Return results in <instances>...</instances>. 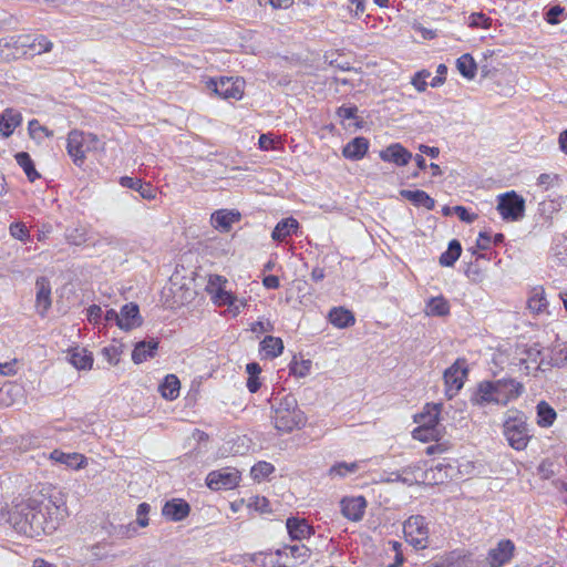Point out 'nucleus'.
<instances>
[{
  "label": "nucleus",
  "instance_id": "nucleus-16",
  "mask_svg": "<svg viewBox=\"0 0 567 567\" xmlns=\"http://www.w3.org/2000/svg\"><path fill=\"white\" fill-rule=\"evenodd\" d=\"M120 329L131 331L134 328L141 327L143 318L140 313V308L135 302L125 303L120 311Z\"/></svg>",
  "mask_w": 567,
  "mask_h": 567
},
{
  "label": "nucleus",
  "instance_id": "nucleus-34",
  "mask_svg": "<svg viewBox=\"0 0 567 567\" xmlns=\"http://www.w3.org/2000/svg\"><path fill=\"white\" fill-rule=\"evenodd\" d=\"M462 254V245L457 239L449 243L447 249L440 256V265L443 267H452Z\"/></svg>",
  "mask_w": 567,
  "mask_h": 567
},
{
  "label": "nucleus",
  "instance_id": "nucleus-44",
  "mask_svg": "<svg viewBox=\"0 0 567 567\" xmlns=\"http://www.w3.org/2000/svg\"><path fill=\"white\" fill-rule=\"evenodd\" d=\"M275 471V466L268 462L260 461L251 467L250 474L254 480H264Z\"/></svg>",
  "mask_w": 567,
  "mask_h": 567
},
{
  "label": "nucleus",
  "instance_id": "nucleus-27",
  "mask_svg": "<svg viewBox=\"0 0 567 567\" xmlns=\"http://www.w3.org/2000/svg\"><path fill=\"white\" fill-rule=\"evenodd\" d=\"M400 195L417 207L422 206L429 210L435 207V200L424 190L401 189Z\"/></svg>",
  "mask_w": 567,
  "mask_h": 567
},
{
  "label": "nucleus",
  "instance_id": "nucleus-59",
  "mask_svg": "<svg viewBox=\"0 0 567 567\" xmlns=\"http://www.w3.org/2000/svg\"><path fill=\"white\" fill-rule=\"evenodd\" d=\"M29 134L32 138H35L38 132H42L45 134V136L51 137L53 136V132L50 131L48 127L42 126L38 120L33 118L29 122L28 125Z\"/></svg>",
  "mask_w": 567,
  "mask_h": 567
},
{
  "label": "nucleus",
  "instance_id": "nucleus-13",
  "mask_svg": "<svg viewBox=\"0 0 567 567\" xmlns=\"http://www.w3.org/2000/svg\"><path fill=\"white\" fill-rule=\"evenodd\" d=\"M496 394L501 400V405L505 406L508 402L516 400L524 392V385L512 378H504L494 381Z\"/></svg>",
  "mask_w": 567,
  "mask_h": 567
},
{
  "label": "nucleus",
  "instance_id": "nucleus-53",
  "mask_svg": "<svg viewBox=\"0 0 567 567\" xmlns=\"http://www.w3.org/2000/svg\"><path fill=\"white\" fill-rule=\"evenodd\" d=\"M430 75L431 73L426 70L419 71L412 78L411 83L419 92H424L427 85H430V83L426 82Z\"/></svg>",
  "mask_w": 567,
  "mask_h": 567
},
{
  "label": "nucleus",
  "instance_id": "nucleus-8",
  "mask_svg": "<svg viewBox=\"0 0 567 567\" xmlns=\"http://www.w3.org/2000/svg\"><path fill=\"white\" fill-rule=\"evenodd\" d=\"M403 533L413 546L424 548L430 533L426 518L422 515L410 516L403 525Z\"/></svg>",
  "mask_w": 567,
  "mask_h": 567
},
{
  "label": "nucleus",
  "instance_id": "nucleus-51",
  "mask_svg": "<svg viewBox=\"0 0 567 567\" xmlns=\"http://www.w3.org/2000/svg\"><path fill=\"white\" fill-rule=\"evenodd\" d=\"M236 300V297L231 293L223 289L221 287L217 288L214 295V301L218 306H233Z\"/></svg>",
  "mask_w": 567,
  "mask_h": 567
},
{
  "label": "nucleus",
  "instance_id": "nucleus-30",
  "mask_svg": "<svg viewBox=\"0 0 567 567\" xmlns=\"http://www.w3.org/2000/svg\"><path fill=\"white\" fill-rule=\"evenodd\" d=\"M445 433L444 426H417L413 430L412 435L421 442L439 441Z\"/></svg>",
  "mask_w": 567,
  "mask_h": 567
},
{
  "label": "nucleus",
  "instance_id": "nucleus-14",
  "mask_svg": "<svg viewBox=\"0 0 567 567\" xmlns=\"http://www.w3.org/2000/svg\"><path fill=\"white\" fill-rule=\"evenodd\" d=\"M367 501L363 496L344 497L340 502L342 515L352 520L359 522L363 518Z\"/></svg>",
  "mask_w": 567,
  "mask_h": 567
},
{
  "label": "nucleus",
  "instance_id": "nucleus-58",
  "mask_svg": "<svg viewBox=\"0 0 567 567\" xmlns=\"http://www.w3.org/2000/svg\"><path fill=\"white\" fill-rule=\"evenodd\" d=\"M114 534L117 536V537H121V538H124V537H132L133 535L136 534L137 532V525L136 523H130L127 525H120L117 527L114 528Z\"/></svg>",
  "mask_w": 567,
  "mask_h": 567
},
{
  "label": "nucleus",
  "instance_id": "nucleus-63",
  "mask_svg": "<svg viewBox=\"0 0 567 567\" xmlns=\"http://www.w3.org/2000/svg\"><path fill=\"white\" fill-rule=\"evenodd\" d=\"M492 237L487 231H481L476 241V248L487 250L491 247Z\"/></svg>",
  "mask_w": 567,
  "mask_h": 567
},
{
  "label": "nucleus",
  "instance_id": "nucleus-64",
  "mask_svg": "<svg viewBox=\"0 0 567 567\" xmlns=\"http://www.w3.org/2000/svg\"><path fill=\"white\" fill-rule=\"evenodd\" d=\"M274 144H275V142L269 135L261 134L259 136L258 145H259L260 150H264V151L274 150L275 148Z\"/></svg>",
  "mask_w": 567,
  "mask_h": 567
},
{
  "label": "nucleus",
  "instance_id": "nucleus-29",
  "mask_svg": "<svg viewBox=\"0 0 567 567\" xmlns=\"http://www.w3.org/2000/svg\"><path fill=\"white\" fill-rule=\"evenodd\" d=\"M240 214L234 210L220 209L212 215L216 228L228 231L234 223L239 221Z\"/></svg>",
  "mask_w": 567,
  "mask_h": 567
},
{
  "label": "nucleus",
  "instance_id": "nucleus-19",
  "mask_svg": "<svg viewBox=\"0 0 567 567\" xmlns=\"http://www.w3.org/2000/svg\"><path fill=\"white\" fill-rule=\"evenodd\" d=\"M369 145L368 138L357 136L343 146L342 155L350 161L362 159L369 150Z\"/></svg>",
  "mask_w": 567,
  "mask_h": 567
},
{
  "label": "nucleus",
  "instance_id": "nucleus-55",
  "mask_svg": "<svg viewBox=\"0 0 567 567\" xmlns=\"http://www.w3.org/2000/svg\"><path fill=\"white\" fill-rule=\"evenodd\" d=\"M103 357L112 365H116L120 362L121 347L109 346L102 349Z\"/></svg>",
  "mask_w": 567,
  "mask_h": 567
},
{
  "label": "nucleus",
  "instance_id": "nucleus-5",
  "mask_svg": "<svg viewBox=\"0 0 567 567\" xmlns=\"http://www.w3.org/2000/svg\"><path fill=\"white\" fill-rule=\"evenodd\" d=\"M468 371L467 362L463 358H458L444 371L443 379L447 399H453L461 391L467 379Z\"/></svg>",
  "mask_w": 567,
  "mask_h": 567
},
{
  "label": "nucleus",
  "instance_id": "nucleus-17",
  "mask_svg": "<svg viewBox=\"0 0 567 567\" xmlns=\"http://www.w3.org/2000/svg\"><path fill=\"white\" fill-rule=\"evenodd\" d=\"M120 185L122 187L137 192L142 198L147 200L154 199L157 194L156 187H154L151 183L144 182L137 177L122 176L120 178Z\"/></svg>",
  "mask_w": 567,
  "mask_h": 567
},
{
  "label": "nucleus",
  "instance_id": "nucleus-54",
  "mask_svg": "<svg viewBox=\"0 0 567 567\" xmlns=\"http://www.w3.org/2000/svg\"><path fill=\"white\" fill-rule=\"evenodd\" d=\"M150 512H151V505L148 503H141L137 506V509H136L137 519L135 523L138 527L148 526L150 519H148L147 515L150 514Z\"/></svg>",
  "mask_w": 567,
  "mask_h": 567
},
{
  "label": "nucleus",
  "instance_id": "nucleus-41",
  "mask_svg": "<svg viewBox=\"0 0 567 567\" xmlns=\"http://www.w3.org/2000/svg\"><path fill=\"white\" fill-rule=\"evenodd\" d=\"M359 470V463L352 462H337L334 465H332L329 470V476L331 477H340L344 478L349 474H353Z\"/></svg>",
  "mask_w": 567,
  "mask_h": 567
},
{
  "label": "nucleus",
  "instance_id": "nucleus-37",
  "mask_svg": "<svg viewBox=\"0 0 567 567\" xmlns=\"http://www.w3.org/2000/svg\"><path fill=\"white\" fill-rule=\"evenodd\" d=\"M456 68L462 76L467 80H472L476 75L477 64L470 53H465L456 60Z\"/></svg>",
  "mask_w": 567,
  "mask_h": 567
},
{
  "label": "nucleus",
  "instance_id": "nucleus-21",
  "mask_svg": "<svg viewBox=\"0 0 567 567\" xmlns=\"http://www.w3.org/2000/svg\"><path fill=\"white\" fill-rule=\"evenodd\" d=\"M22 123V115L13 109H6L0 114V135L9 137L13 134L14 130Z\"/></svg>",
  "mask_w": 567,
  "mask_h": 567
},
{
  "label": "nucleus",
  "instance_id": "nucleus-4",
  "mask_svg": "<svg viewBox=\"0 0 567 567\" xmlns=\"http://www.w3.org/2000/svg\"><path fill=\"white\" fill-rule=\"evenodd\" d=\"M95 142H97V138L92 133L72 130L68 134L66 151L76 166L81 167L84 164L85 153L90 151V143Z\"/></svg>",
  "mask_w": 567,
  "mask_h": 567
},
{
  "label": "nucleus",
  "instance_id": "nucleus-61",
  "mask_svg": "<svg viewBox=\"0 0 567 567\" xmlns=\"http://www.w3.org/2000/svg\"><path fill=\"white\" fill-rule=\"evenodd\" d=\"M446 73H447V66L445 64H439L437 69H436V75L431 80L430 85L432 87L441 86L446 80V78H445Z\"/></svg>",
  "mask_w": 567,
  "mask_h": 567
},
{
  "label": "nucleus",
  "instance_id": "nucleus-43",
  "mask_svg": "<svg viewBox=\"0 0 567 567\" xmlns=\"http://www.w3.org/2000/svg\"><path fill=\"white\" fill-rule=\"evenodd\" d=\"M463 550H452L437 559L440 567H463Z\"/></svg>",
  "mask_w": 567,
  "mask_h": 567
},
{
  "label": "nucleus",
  "instance_id": "nucleus-50",
  "mask_svg": "<svg viewBox=\"0 0 567 567\" xmlns=\"http://www.w3.org/2000/svg\"><path fill=\"white\" fill-rule=\"evenodd\" d=\"M484 560V555L476 556L473 553L464 551L462 555V565L463 567H486Z\"/></svg>",
  "mask_w": 567,
  "mask_h": 567
},
{
  "label": "nucleus",
  "instance_id": "nucleus-60",
  "mask_svg": "<svg viewBox=\"0 0 567 567\" xmlns=\"http://www.w3.org/2000/svg\"><path fill=\"white\" fill-rule=\"evenodd\" d=\"M358 113V106L354 104L341 105L337 110V115L343 120L355 118Z\"/></svg>",
  "mask_w": 567,
  "mask_h": 567
},
{
  "label": "nucleus",
  "instance_id": "nucleus-12",
  "mask_svg": "<svg viewBox=\"0 0 567 567\" xmlns=\"http://www.w3.org/2000/svg\"><path fill=\"white\" fill-rule=\"evenodd\" d=\"M52 306V286L48 277L41 276L35 280V310L44 318Z\"/></svg>",
  "mask_w": 567,
  "mask_h": 567
},
{
  "label": "nucleus",
  "instance_id": "nucleus-45",
  "mask_svg": "<svg viewBox=\"0 0 567 567\" xmlns=\"http://www.w3.org/2000/svg\"><path fill=\"white\" fill-rule=\"evenodd\" d=\"M551 250L559 264L567 265V237L561 236L557 238Z\"/></svg>",
  "mask_w": 567,
  "mask_h": 567
},
{
  "label": "nucleus",
  "instance_id": "nucleus-31",
  "mask_svg": "<svg viewBox=\"0 0 567 567\" xmlns=\"http://www.w3.org/2000/svg\"><path fill=\"white\" fill-rule=\"evenodd\" d=\"M181 382L174 374L165 377L159 385L161 394L164 399L173 401L179 395Z\"/></svg>",
  "mask_w": 567,
  "mask_h": 567
},
{
  "label": "nucleus",
  "instance_id": "nucleus-24",
  "mask_svg": "<svg viewBox=\"0 0 567 567\" xmlns=\"http://www.w3.org/2000/svg\"><path fill=\"white\" fill-rule=\"evenodd\" d=\"M328 320L339 329H347L355 323L353 312L344 307H333L328 313Z\"/></svg>",
  "mask_w": 567,
  "mask_h": 567
},
{
  "label": "nucleus",
  "instance_id": "nucleus-10",
  "mask_svg": "<svg viewBox=\"0 0 567 567\" xmlns=\"http://www.w3.org/2000/svg\"><path fill=\"white\" fill-rule=\"evenodd\" d=\"M514 543L511 539L501 540L496 547L491 548L484 556L486 567H502L507 564L514 555Z\"/></svg>",
  "mask_w": 567,
  "mask_h": 567
},
{
  "label": "nucleus",
  "instance_id": "nucleus-15",
  "mask_svg": "<svg viewBox=\"0 0 567 567\" xmlns=\"http://www.w3.org/2000/svg\"><path fill=\"white\" fill-rule=\"evenodd\" d=\"M190 513V505L183 498H172L166 501L162 515L171 522H181Z\"/></svg>",
  "mask_w": 567,
  "mask_h": 567
},
{
  "label": "nucleus",
  "instance_id": "nucleus-22",
  "mask_svg": "<svg viewBox=\"0 0 567 567\" xmlns=\"http://www.w3.org/2000/svg\"><path fill=\"white\" fill-rule=\"evenodd\" d=\"M442 404L440 403H427L423 411L415 415L414 421L419 423V426H444L440 422Z\"/></svg>",
  "mask_w": 567,
  "mask_h": 567
},
{
  "label": "nucleus",
  "instance_id": "nucleus-62",
  "mask_svg": "<svg viewBox=\"0 0 567 567\" xmlns=\"http://www.w3.org/2000/svg\"><path fill=\"white\" fill-rule=\"evenodd\" d=\"M103 316V310L97 305H92L86 309V318L90 322L97 323Z\"/></svg>",
  "mask_w": 567,
  "mask_h": 567
},
{
  "label": "nucleus",
  "instance_id": "nucleus-32",
  "mask_svg": "<svg viewBox=\"0 0 567 567\" xmlns=\"http://www.w3.org/2000/svg\"><path fill=\"white\" fill-rule=\"evenodd\" d=\"M260 351L264 352L267 358H277L284 351V342L278 337L267 336L260 342Z\"/></svg>",
  "mask_w": 567,
  "mask_h": 567
},
{
  "label": "nucleus",
  "instance_id": "nucleus-1",
  "mask_svg": "<svg viewBox=\"0 0 567 567\" xmlns=\"http://www.w3.org/2000/svg\"><path fill=\"white\" fill-rule=\"evenodd\" d=\"M65 514L61 492L41 493L16 504L9 512L8 522L18 533L34 538L55 532Z\"/></svg>",
  "mask_w": 567,
  "mask_h": 567
},
{
  "label": "nucleus",
  "instance_id": "nucleus-33",
  "mask_svg": "<svg viewBox=\"0 0 567 567\" xmlns=\"http://www.w3.org/2000/svg\"><path fill=\"white\" fill-rule=\"evenodd\" d=\"M537 424L540 427H549L556 420L557 413L546 401H540L536 406Z\"/></svg>",
  "mask_w": 567,
  "mask_h": 567
},
{
  "label": "nucleus",
  "instance_id": "nucleus-20",
  "mask_svg": "<svg viewBox=\"0 0 567 567\" xmlns=\"http://www.w3.org/2000/svg\"><path fill=\"white\" fill-rule=\"evenodd\" d=\"M286 526L292 540H302L313 534L312 527L303 518L289 517L286 522Z\"/></svg>",
  "mask_w": 567,
  "mask_h": 567
},
{
  "label": "nucleus",
  "instance_id": "nucleus-7",
  "mask_svg": "<svg viewBox=\"0 0 567 567\" xmlns=\"http://www.w3.org/2000/svg\"><path fill=\"white\" fill-rule=\"evenodd\" d=\"M207 87L221 99L240 100L244 95L245 81L240 78L221 76L209 79Z\"/></svg>",
  "mask_w": 567,
  "mask_h": 567
},
{
  "label": "nucleus",
  "instance_id": "nucleus-39",
  "mask_svg": "<svg viewBox=\"0 0 567 567\" xmlns=\"http://www.w3.org/2000/svg\"><path fill=\"white\" fill-rule=\"evenodd\" d=\"M35 35L32 34H20L17 37H11L9 39H1L0 40V47L4 48H28L32 51V49H35Z\"/></svg>",
  "mask_w": 567,
  "mask_h": 567
},
{
  "label": "nucleus",
  "instance_id": "nucleus-56",
  "mask_svg": "<svg viewBox=\"0 0 567 567\" xmlns=\"http://www.w3.org/2000/svg\"><path fill=\"white\" fill-rule=\"evenodd\" d=\"M528 308L536 313H539L547 306L546 299L540 295H534L527 301Z\"/></svg>",
  "mask_w": 567,
  "mask_h": 567
},
{
  "label": "nucleus",
  "instance_id": "nucleus-42",
  "mask_svg": "<svg viewBox=\"0 0 567 567\" xmlns=\"http://www.w3.org/2000/svg\"><path fill=\"white\" fill-rule=\"evenodd\" d=\"M566 17L565 8L559 4L548 7L544 12V20L551 25L560 23Z\"/></svg>",
  "mask_w": 567,
  "mask_h": 567
},
{
  "label": "nucleus",
  "instance_id": "nucleus-26",
  "mask_svg": "<svg viewBox=\"0 0 567 567\" xmlns=\"http://www.w3.org/2000/svg\"><path fill=\"white\" fill-rule=\"evenodd\" d=\"M68 360L78 370L91 369L93 354L85 348L75 347L69 350Z\"/></svg>",
  "mask_w": 567,
  "mask_h": 567
},
{
  "label": "nucleus",
  "instance_id": "nucleus-47",
  "mask_svg": "<svg viewBox=\"0 0 567 567\" xmlns=\"http://www.w3.org/2000/svg\"><path fill=\"white\" fill-rule=\"evenodd\" d=\"M290 373L303 378L309 374L311 369L310 360H302L300 363L296 360H292L289 364Z\"/></svg>",
  "mask_w": 567,
  "mask_h": 567
},
{
  "label": "nucleus",
  "instance_id": "nucleus-28",
  "mask_svg": "<svg viewBox=\"0 0 567 567\" xmlns=\"http://www.w3.org/2000/svg\"><path fill=\"white\" fill-rule=\"evenodd\" d=\"M299 228V223L293 217L281 219L274 228L271 238L275 241H284L287 237L291 236Z\"/></svg>",
  "mask_w": 567,
  "mask_h": 567
},
{
  "label": "nucleus",
  "instance_id": "nucleus-57",
  "mask_svg": "<svg viewBox=\"0 0 567 567\" xmlns=\"http://www.w3.org/2000/svg\"><path fill=\"white\" fill-rule=\"evenodd\" d=\"M454 214L464 223L472 224L477 215L471 213L466 207L457 205L453 207Z\"/></svg>",
  "mask_w": 567,
  "mask_h": 567
},
{
  "label": "nucleus",
  "instance_id": "nucleus-3",
  "mask_svg": "<svg viewBox=\"0 0 567 567\" xmlns=\"http://www.w3.org/2000/svg\"><path fill=\"white\" fill-rule=\"evenodd\" d=\"M503 433L511 447L523 451L527 447L532 433L526 415L518 410H509L503 424Z\"/></svg>",
  "mask_w": 567,
  "mask_h": 567
},
{
  "label": "nucleus",
  "instance_id": "nucleus-6",
  "mask_svg": "<svg viewBox=\"0 0 567 567\" xmlns=\"http://www.w3.org/2000/svg\"><path fill=\"white\" fill-rule=\"evenodd\" d=\"M497 210L506 221H517L524 217L525 200L516 192L511 190L498 195Z\"/></svg>",
  "mask_w": 567,
  "mask_h": 567
},
{
  "label": "nucleus",
  "instance_id": "nucleus-49",
  "mask_svg": "<svg viewBox=\"0 0 567 567\" xmlns=\"http://www.w3.org/2000/svg\"><path fill=\"white\" fill-rule=\"evenodd\" d=\"M10 235L21 241H27L30 237L29 229L23 223L16 221L10 225Z\"/></svg>",
  "mask_w": 567,
  "mask_h": 567
},
{
  "label": "nucleus",
  "instance_id": "nucleus-38",
  "mask_svg": "<svg viewBox=\"0 0 567 567\" xmlns=\"http://www.w3.org/2000/svg\"><path fill=\"white\" fill-rule=\"evenodd\" d=\"M426 313L435 317H445L450 313V303L443 297H432L426 302Z\"/></svg>",
  "mask_w": 567,
  "mask_h": 567
},
{
  "label": "nucleus",
  "instance_id": "nucleus-52",
  "mask_svg": "<svg viewBox=\"0 0 567 567\" xmlns=\"http://www.w3.org/2000/svg\"><path fill=\"white\" fill-rule=\"evenodd\" d=\"M35 49H32L34 54H42L45 52H50L53 48V43L43 34L35 35Z\"/></svg>",
  "mask_w": 567,
  "mask_h": 567
},
{
  "label": "nucleus",
  "instance_id": "nucleus-23",
  "mask_svg": "<svg viewBox=\"0 0 567 567\" xmlns=\"http://www.w3.org/2000/svg\"><path fill=\"white\" fill-rule=\"evenodd\" d=\"M158 340H142L137 342L132 352V360L134 363L140 364L146 361L148 358H154L158 349Z\"/></svg>",
  "mask_w": 567,
  "mask_h": 567
},
{
  "label": "nucleus",
  "instance_id": "nucleus-40",
  "mask_svg": "<svg viewBox=\"0 0 567 567\" xmlns=\"http://www.w3.org/2000/svg\"><path fill=\"white\" fill-rule=\"evenodd\" d=\"M250 561L261 567H289L288 561L281 560L280 557L277 556V559H274L271 553H255L250 555Z\"/></svg>",
  "mask_w": 567,
  "mask_h": 567
},
{
  "label": "nucleus",
  "instance_id": "nucleus-11",
  "mask_svg": "<svg viewBox=\"0 0 567 567\" xmlns=\"http://www.w3.org/2000/svg\"><path fill=\"white\" fill-rule=\"evenodd\" d=\"M496 386L494 381L484 380L477 383L476 388L473 390L470 402L473 405L484 408L488 404H497L501 405V400L496 394Z\"/></svg>",
  "mask_w": 567,
  "mask_h": 567
},
{
  "label": "nucleus",
  "instance_id": "nucleus-2",
  "mask_svg": "<svg viewBox=\"0 0 567 567\" xmlns=\"http://www.w3.org/2000/svg\"><path fill=\"white\" fill-rule=\"evenodd\" d=\"M269 401L274 413L271 419L278 431L289 433L295 429L305 426L307 422L306 415L299 409L298 401L293 394L287 393L280 396V392H272Z\"/></svg>",
  "mask_w": 567,
  "mask_h": 567
},
{
  "label": "nucleus",
  "instance_id": "nucleus-25",
  "mask_svg": "<svg viewBox=\"0 0 567 567\" xmlns=\"http://www.w3.org/2000/svg\"><path fill=\"white\" fill-rule=\"evenodd\" d=\"M50 458L72 470H80L86 465V457L80 453H64L60 450H54L51 452Z\"/></svg>",
  "mask_w": 567,
  "mask_h": 567
},
{
  "label": "nucleus",
  "instance_id": "nucleus-35",
  "mask_svg": "<svg viewBox=\"0 0 567 567\" xmlns=\"http://www.w3.org/2000/svg\"><path fill=\"white\" fill-rule=\"evenodd\" d=\"M311 551L310 549L305 545H291V546H285L282 549H278L276 551V556L282 557L286 556V558H295L299 559L300 563L307 561V559L310 557Z\"/></svg>",
  "mask_w": 567,
  "mask_h": 567
},
{
  "label": "nucleus",
  "instance_id": "nucleus-18",
  "mask_svg": "<svg viewBox=\"0 0 567 567\" xmlns=\"http://www.w3.org/2000/svg\"><path fill=\"white\" fill-rule=\"evenodd\" d=\"M380 158L398 166H405L411 161L412 154L400 143H393L380 152Z\"/></svg>",
  "mask_w": 567,
  "mask_h": 567
},
{
  "label": "nucleus",
  "instance_id": "nucleus-46",
  "mask_svg": "<svg viewBox=\"0 0 567 567\" xmlns=\"http://www.w3.org/2000/svg\"><path fill=\"white\" fill-rule=\"evenodd\" d=\"M468 19V27L472 29H489L492 25V19L483 12H473Z\"/></svg>",
  "mask_w": 567,
  "mask_h": 567
},
{
  "label": "nucleus",
  "instance_id": "nucleus-36",
  "mask_svg": "<svg viewBox=\"0 0 567 567\" xmlns=\"http://www.w3.org/2000/svg\"><path fill=\"white\" fill-rule=\"evenodd\" d=\"M14 158L30 182H34L35 179L40 178V174L35 169L34 162L29 153L19 152L14 155Z\"/></svg>",
  "mask_w": 567,
  "mask_h": 567
},
{
  "label": "nucleus",
  "instance_id": "nucleus-48",
  "mask_svg": "<svg viewBox=\"0 0 567 567\" xmlns=\"http://www.w3.org/2000/svg\"><path fill=\"white\" fill-rule=\"evenodd\" d=\"M520 354L524 355L520 358L522 363L527 361L537 362L542 354V348L539 343H534L530 347H524V349L520 351Z\"/></svg>",
  "mask_w": 567,
  "mask_h": 567
},
{
  "label": "nucleus",
  "instance_id": "nucleus-9",
  "mask_svg": "<svg viewBox=\"0 0 567 567\" xmlns=\"http://www.w3.org/2000/svg\"><path fill=\"white\" fill-rule=\"evenodd\" d=\"M240 480V473L236 468L225 467L212 471L206 477V485L213 491L233 489Z\"/></svg>",
  "mask_w": 567,
  "mask_h": 567
}]
</instances>
